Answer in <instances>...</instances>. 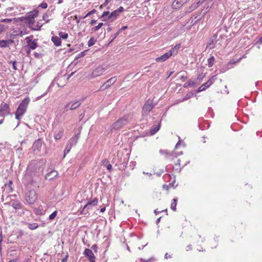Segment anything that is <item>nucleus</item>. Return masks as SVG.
Masks as SVG:
<instances>
[{"label": "nucleus", "mask_w": 262, "mask_h": 262, "mask_svg": "<svg viewBox=\"0 0 262 262\" xmlns=\"http://www.w3.org/2000/svg\"><path fill=\"white\" fill-rule=\"evenodd\" d=\"M177 204V199H173L172 200V202L171 204V209L174 211H176V206Z\"/></svg>", "instance_id": "obj_31"}, {"label": "nucleus", "mask_w": 262, "mask_h": 262, "mask_svg": "<svg viewBox=\"0 0 262 262\" xmlns=\"http://www.w3.org/2000/svg\"><path fill=\"white\" fill-rule=\"evenodd\" d=\"M195 84V82H194V81H191V80H190L189 81H188V82L187 83H185L184 85H183V87L184 88H187L189 86H194Z\"/></svg>", "instance_id": "obj_37"}, {"label": "nucleus", "mask_w": 262, "mask_h": 262, "mask_svg": "<svg viewBox=\"0 0 262 262\" xmlns=\"http://www.w3.org/2000/svg\"><path fill=\"white\" fill-rule=\"evenodd\" d=\"M120 33L118 32V31L116 33H115L112 36V40L110 41V43H111L112 42H113L114 41V40L117 37V36L119 35Z\"/></svg>", "instance_id": "obj_46"}, {"label": "nucleus", "mask_w": 262, "mask_h": 262, "mask_svg": "<svg viewBox=\"0 0 262 262\" xmlns=\"http://www.w3.org/2000/svg\"><path fill=\"white\" fill-rule=\"evenodd\" d=\"M26 224L28 225V228L32 230L37 229L39 226L38 224L36 223H27Z\"/></svg>", "instance_id": "obj_27"}, {"label": "nucleus", "mask_w": 262, "mask_h": 262, "mask_svg": "<svg viewBox=\"0 0 262 262\" xmlns=\"http://www.w3.org/2000/svg\"><path fill=\"white\" fill-rule=\"evenodd\" d=\"M33 35H31L25 38V40L27 43V47L29 49V51H27V54L30 53V50H35L38 46L37 39H33Z\"/></svg>", "instance_id": "obj_6"}, {"label": "nucleus", "mask_w": 262, "mask_h": 262, "mask_svg": "<svg viewBox=\"0 0 262 262\" xmlns=\"http://www.w3.org/2000/svg\"><path fill=\"white\" fill-rule=\"evenodd\" d=\"M98 203V199L97 198L94 199L92 201H89L84 206L83 209L81 211V214L84 215L89 214L88 210L90 209L92 206H96Z\"/></svg>", "instance_id": "obj_9"}, {"label": "nucleus", "mask_w": 262, "mask_h": 262, "mask_svg": "<svg viewBox=\"0 0 262 262\" xmlns=\"http://www.w3.org/2000/svg\"><path fill=\"white\" fill-rule=\"evenodd\" d=\"M10 206H11L15 209H21L23 208V205L17 201H13Z\"/></svg>", "instance_id": "obj_20"}, {"label": "nucleus", "mask_w": 262, "mask_h": 262, "mask_svg": "<svg viewBox=\"0 0 262 262\" xmlns=\"http://www.w3.org/2000/svg\"><path fill=\"white\" fill-rule=\"evenodd\" d=\"M42 19L45 20L47 23L49 21V19H48V15L47 14H44L42 16Z\"/></svg>", "instance_id": "obj_49"}, {"label": "nucleus", "mask_w": 262, "mask_h": 262, "mask_svg": "<svg viewBox=\"0 0 262 262\" xmlns=\"http://www.w3.org/2000/svg\"><path fill=\"white\" fill-rule=\"evenodd\" d=\"M180 48V44L176 45L173 48H171L169 51H171V55L172 54H177L178 50Z\"/></svg>", "instance_id": "obj_30"}, {"label": "nucleus", "mask_w": 262, "mask_h": 262, "mask_svg": "<svg viewBox=\"0 0 262 262\" xmlns=\"http://www.w3.org/2000/svg\"><path fill=\"white\" fill-rule=\"evenodd\" d=\"M164 257L166 259H167L168 258H171V256L170 255H169L168 253H166L165 254Z\"/></svg>", "instance_id": "obj_60"}, {"label": "nucleus", "mask_w": 262, "mask_h": 262, "mask_svg": "<svg viewBox=\"0 0 262 262\" xmlns=\"http://www.w3.org/2000/svg\"><path fill=\"white\" fill-rule=\"evenodd\" d=\"M117 81L116 77H113L108 79L104 83L107 85V89L109 88L111 85L114 84Z\"/></svg>", "instance_id": "obj_19"}, {"label": "nucleus", "mask_w": 262, "mask_h": 262, "mask_svg": "<svg viewBox=\"0 0 262 262\" xmlns=\"http://www.w3.org/2000/svg\"><path fill=\"white\" fill-rule=\"evenodd\" d=\"M214 61V58L213 56H211L208 59V66L209 67H211L213 65Z\"/></svg>", "instance_id": "obj_32"}, {"label": "nucleus", "mask_w": 262, "mask_h": 262, "mask_svg": "<svg viewBox=\"0 0 262 262\" xmlns=\"http://www.w3.org/2000/svg\"><path fill=\"white\" fill-rule=\"evenodd\" d=\"M96 42V40L93 37H91L88 41L89 47H91V46H93L95 43Z\"/></svg>", "instance_id": "obj_35"}, {"label": "nucleus", "mask_w": 262, "mask_h": 262, "mask_svg": "<svg viewBox=\"0 0 262 262\" xmlns=\"http://www.w3.org/2000/svg\"><path fill=\"white\" fill-rule=\"evenodd\" d=\"M205 75L203 73H201L199 74L198 78H197V81H198L199 82H201L202 80L205 77Z\"/></svg>", "instance_id": "obj_38"}, {"label": "nucleus", "mask_w": 262, "mask_h": 262, "mask_svg": "<svg viewBox=\"0 0 262 262\" xmlns=\"http://www.w3.org/2000/svg\"><path fill=\"white\" fill-rule=\"evenodd\" d=\"M171 56V51H168V52L165 53L164 55L156 58L155 60L157 62H162L168 59Z\"/></svg>", "instance_id": "obj_13"}, {"label": "nucleus", "mask_w": 262, "mask_h": 262, "mask_svg": "<svg viewBox=\"0 0 262 262\" xmlns=\"http://www.w3.org/2000/svg\"><path fill=\"white\" fill-rule=\"evenodd\" d=\"M96 12V10L95 9H93L92 10L90 11V12H89L84 16L83 18H85L86 17H88V16L92 14H94L95 13V12Z\"/></svg>", "instance_id": "obj_45"}, {"label": "nucleus", "mask_w": 262, "mask_h": 262, "mask_svg": "<svg viewBox=\"0 0 262 262\" xmlns=\"http://www.w3.org/2000/svg\"><path fill=\"white\" fill-rule=\"evenodd\" d=\"M42 144V140L39 139L34 142L32 148L34 149V150H39L41 148Z\"/></svg>", "instance_id": "obj_18"}, {"label": "nucleus", "mask_w": 262, "mask_h": 262, "mask_svg": "<svg viewBox=\"0 0 262 262\" xmlns=\"http://www.w3.org/2000/svg\"><path fill=\"white\" fill-rule=\"evenodd\" d=\"M12 21V19L10 18H5L1 20V22L2 23H9Z\"/></svg>", "instance_id": "obj_48"}, {"label": "nucleus", "mask_w": 262, "mask_h": 262, "mask_svg": "<svg viewBox=\"0 0 262 262\" xmlns=\"http://www.w3.org/2000/svg\"><path fill=\"white\" fill-rule=\"evenodd\" d=\"M16 195L15 194L14 195H9L8 196H6V199L5 201H6V203H5V205H10L11 203L13 202L12 200V197H16Z\"/></svg>", "instance_id": "obj_25"}, {"label": "nucleus", "mask_w": 262, "mask_h": 262, "mask_svg": "<svg viewBox=\"0 0 262 262\" xmlns=\"http://www.w3.org/2000/svg\"><path fill=\"white\" fill-rule=\"evenodd\" d=\"M217 37V33L214 34L210 39L209 42L207 45V48L210 49H213L215 47V43L216 42V38Z\"/></svg>", "instance_id": "obj_14"}, {"label": "nucleus", "mask_w": 262, "mask_h": 262, "mask_svg": "<svg viewBox=\"0 0 262 262\" xmlns=\"http://www.w3.org/2000/svg\"><path fill=\"white\" fill-rule=\"evenodd\" d=\"M83 254L90 262H95V256L91 250L85 249Z\"/></svg>", "instance_id": "obj_12"}, {"label": "nucleus", "mask_w": 262, "mask_h": 262, "mask_svg": "<svg viewBox=\"0 0 262 262\" xmlns=\"http://www.w3.org/2000/svg\"><path fill=\"white\" fill-rule=\"evenodd\" d=\"M129 121V115H125L114 122L112 125V129L119 130Z\"/></svg>", "instance_id": "obj_2"}, {"label": "nucleus", "mask_w": 262, "mask_h": 262, "mask_svg": "<svg viewBox=\"0 0 262 262\" xmlns=\"http://www.w3.org/2000/svg\"><path fill=\"white\" fill-rule=\"evenodd\" d=\"M42 26V24L38 21L36 24H34V25L32 26L31 29L32 30L38 31L40 29Z\"/></svg>", "instance_id": "obj_28"}, {"label": "nucleus", "mask_w": 262, "mask_h": 262, "mask_svg": "<svg viewBox=\"0 0 262 262\" xmlns=\"http://www.w3.org/2000/svg\"><path fill=\"white\" fill-rule=\"evenodd\" d=\"M88 50H85L83 52H80L79 53L77 56L76 57V59H78L79 58L83 57L85 55V53L87 52Z\"/></svg>", "instance_id": "obj_39"}, {"label": "nucleus", "mask_w": 262, "mask_h": 262, "mask_svg": "<svg viewBox=\"0 0 262 262\" xmlns=\"http://www.w3.org/2000/svg\"><path fill=\"white\" fill-rule=\"evenodd\" d=\"M57 84L59 87H63L66 85V77L65 75L58 76L56 79Z\"/></svg>", "instance_id": "obj_15"}, {"label": "nucleus", "mask_w": 262, "mask_h": 262, "mask_svg": "<svg viewBox=\"0 0 262 262\" xmlns=\"http://www.w3.org/2000/svg\"><path fill=\"white\" fill-rule=\"evenodd\" d=\"M59 35H60V38H62L63 39H66V33L60 32L59 33Z\"/></svg>", "instance_id": "obj_53"}, {"label": "nucleus", "mask_w": 262, "mask_h": 262, "mask_svg": "<svg viewBox=\"0 0 262 262\" xmlns=\"http://www.w3.org/2000/svg\"><path fill=\"white\" fill-rule=\"evenodd\" d=\"M118 13H120L124 11V8L123 7L120 6L118 9L116 10Z\"/></svg>", "instance_id": "obj_52"}, {"label": "nucleus", "mask_w": 262, "mask_h": 262, "mask_svg": "<svg viewBox=\"0 0 262 262\" xmlns=\"http://www.w3.org/2000/svg\"><path fill=\"white\" fill-rule=\"evenodd\" d=\"M24 235V231L21 230H19L18 231V235H17V238H19Z\"/></svg>", "instance_id": "obj_47"}, {"label": "nucleus", "mask_w": 262, "mask_h": 262, "mask_svg": "<svg viewBox=\"0 0 262 262\" xmlns=\"http://www.w3.org/2000/svg\"><path fill=\"white\" fill-rule=\"evenodd\" d=\"M160 153L162 155H165L166 157H168L169 156H171V153L168 152L167 150L161 149L160 150Z\"/></svg>", "instance_id": "obj_33"}, {"label": "nucleus", "mask_w": 262, "mask_h": 262, "mask_svg": "<svg viewBox=\"0 0 262 262\" xmlns=\"http://www.w3.org/2000/svg\"><path fill=\"white\" fill-rule=\"evenodd\" d=\"M56 215H57V211H55L51 214L50 215V216L49 217V219L50 220H53L56 217Z\"/></svg>", "instance_id": "obj_41"}, {"label": "nucleus", "mask_w": 262, "mask_h": 262, "mask_svg": "<svg viewBox=\"0 0 262 262\" xmlns=\"http://www.w3.org/2000/svg\"><path fill=\"white\" fill-rule=\"evenodd\" d=\"M107 85H105V83H104L99 88V91H103L106 89H107Z\"/></svg>", "instance_id": "obj_43"}, {"label": "nucleus", "mask_w": 262, "mask_h": 262, "mask_svg": "<svg viewBox=\"0 0 262 262\" xmlns=\"http://www.w3.org/2000/svg\"><path fill=\"white\" fill-rule=\"evenodd\" d=\"M6 198H5V195H2L1 198V201L2 202H4V203H6V201H5Z\"/></svg>", "instance_id": "obj_61"}, {"label": "nucleus", "mask_w": 262, "mask_h": 262, "mask_svg": "<svg viewBox=\"0 0 262 262\" xmlns=\"http://www.w3.org/2000/svg\"><path fill=\"white\" fill-rule=\"evenodd\" d=\"M81 102L80 100H77L73 103L71 104V105H70V109L71 110H75L76 108H77L78 106H79L81 104Z\"/></svg>", "instance_id": "obj_26"}, {"label": "nucleus", "mask_w": 262, "mask_h": 262, "mask_svg": "<svg viewBox=\"0 0 262 262\" xmlns=\"http://www.w3.org/2000/svg\"><path fill=\"white\" fill-rule=\"evenodd\" d=\"M104 25V24L102 23H100L98 24V25L94 27H93L92 29V31H96L98 30L100 28H101Z\"/></svg>", "instance_id": "obj_34"}, {"label": "nucleus", "mask_w": 262, "mask_h": 262, "mask_svg": "<svg viewBox=\"0 0 262 262\" xmlns=\"http://www.w3.org/2000/svg\"><path fill=\"white\" fill-rule=\"evenodd\" d=\"M241 59H242V58H239L237 61H233V62H231H231H230L229 63V64L237 63L238 61H239Z\"/></svg>", "instance_id": "obj_59"}, {"label": "nucleus", "mask_w": 262, "mask_h": 262, "mask_svg": "<svg viewBox=\"0 0 262 262\" xmlns=\"http://www.w3.org/2000/svg\"><path fill=\"white\" fill-rule=\"evenodd\" d=\"M25 199L29 205L34 204L37 200V194L36 191L32 189L25 193Z\"/></svg>", "instance_id": "obj_3"}, {"label": "nucleus", "mask_w": 262, "mask_h": 262, "mask_svg": "<svg viewBox=\"0 0 262 262\" xmlns=\"http://www.w3.org/2000/svg\"><path fill=\"white\" fill-rule=\"evenodd\" d=\"M63 134V131L59 132L55 136V139L56 140H59L61 137L62 136Z\"/></svg>", "instance_id": "obj_36"}, {"label": "nucleus", "mask_w": 262, "mask_h": 262, "mask_svg": "<svg viewBox=\"0 0 262 262\" xmlns=\"http://www.w3.org/2000/svg\"><path fill=\"white\" fill-rule=\"evenodd\" d=\"M9 193H8V192H7L6 191H5V190H3V193H2V195H5V198L6 197V196H8V195H9L8 194Z\"/></svg>", "instance_id": "obj_56"}, {"label": "nucleus", "mask_w": 262, "mask_h": 262, "mask_svg": "<svg viewBox=\"0 0 262 262\" xmlns=\"http://www.w3.org/2000/svg\"><path fill=\"white\" fill-rule=\"evenodd\" d=\"M96 22H97V20H92L90 22V24L91 26H93L94 24H95L96 23Z\"/></svg>", "instance_id": "obj_58"}, {"label": "nucleus", "mask_w": 262, "mask_h": 262, "mask_svg": "<svg viewBox=\"0 0 262 262\" xmlns=\"http://www.w3.org/2000/svg\"><path fill=\"white\" fill-rule=\"evenodd\" d=\"M57 174V171H51L50 172H48L46 175V179H49V180H51V179H53V178L54 177H56Z\"/></svg>", "instance_id": "obj_24"}, {"label": "nucleus", "mask_w": 262, "mask_h": 262, "mask_svg": "<svg viewBox=\"0 0 262 262\" xmlns=\"http://www.w3.org/2000/svg\"><path fill=\"white\" fill-rule=\"evenodd\" d=\"M172 186V184H171V183H170V184H169V185L164 184V185H163V188L164 189H166L167 190H169V188H170L171 186Z\"/></svg>", "instance_id": "obj_50"}, {"label": "nucleus", "mask_w": 262, "mask_h": 262, "mask_svg": "<svg viewBox=\"0 0 262 262\" xmlns=\"http://www.w3.org/2000/svg\"><path fill=\"white\" fill-rule=\"evenodd\" d=\"M127 28V26H123L121 28H120L119 30H118V32L119 33H120L122 31H123L124 30H125Z\"/></svg>", "instance_id": "obj_54"}, {"label": "nucleus", "mask_w": 262, "mask_h": 262, "mask_svg": "<svg viewBox=\"0 0 262 262\" xmlns=\"http://www.w3.org/2000/svg\"><path fill=\"white\" fill-rule=\"evenodd\" d=\"M12 184V181L11 180H10L8 183L5 184L4 190L8 192V193L12 192L13 190Z\"/></svg>", "instance_id": "obj_17"}, {"label": "nucleus", "mask_w": 262, "mask_h": 262, "mask_svg": "<svg viewBox=\"0 0 262 262\" xmlns=\"http://www.w3.org/2000/svg\"><path fill=\"white\" fill-rule=\"evenodd\" d=\"M214 81V76L211 77L206 83L200 86L197 90L198 92H200L205 91L206 89L209 88L213 84Z\"/></svg>", "instance_id": "obj_11"}, {"label": "nucleus", "mask_w": 262, "mask_h": 262, "mask_svg": "<svg viewBox=\"0 0 262 262\" xmlns=\"http://www.w3.org/2000/svg\"><path fill=\"white\" fill-rule=\"evenodd\" d=\"M14 42V40L12 39L8 40H0V47L6 48L8 47Z\"/></svg>", "instance_id": "obj_16"}, {"label": "nucleus", "mask_w": 262, "mask_h": 262, "mask_svg": "<svg viewBox=\"0 0 262 262\" xmlns=\"http://www.w3.org/2000/svg\"><path fill=\"white\" fill-rule=\"evenodd\" d=\"M108 68V66H99L95 68L91 73L90 77L91 78H94L102 75L105 71Z\"/></svg>", "instance_id": "obj_4"}, {"label": "nucleus", "mask_w": 262, "mask_h": 262, "mask_svg": "<svg viewBox=\"0 0 262 262\" xmlns=\"http://www.w3.org/2000/svg\"><path fill=\"white\" fill-rule=\"evenodd\" d=\"M80 135V130L78 129L75 132L74 136L69 140L68 144L67 146V154L70 151L71 148L76 144Z\"/></svg>", "instance_id": "obj_5"}, {"label": "nucleus", "mask_w": 262, "mask_h": 262, "mask_svg": "<svg viewBox=\"0 0 262 262\" xmlns=\"http://www.w3.org/2000/svg\"><path fill=\"white\" fill-rule=\"evenodd\" d=\"M10 114V109L9 105L3 102L0 104V116L5 117Z\"/></svg>", "instance_id": "obj_8"}, {"label": "nucleus", "mask_w": 262, "mask_h": 262, "mask_svg": "<svg viewBox=\"0 0 262 262\" xmlns=\"http://www.w3.org/2000/svg\"><path fill=\"white\" fill-rule=\"evenodd\" d=\"M111 0H105V2L103 4L104 5H106L108 3L111 2Z\"/></svg>", "instance_id": "obj_62"}, {"label": "nucleus", "mask_w": 262, "mask_h": 262, "mask_svg": "<svg viewBox=\"0 0 262 262\" xmlns=\"http://www.w3.org/2000/svg\"><path fill=\"white\" fill-rule=\"evenodd\" d=\"M38 11H34L26 17V22L29 25V27L31 29L32 26L34 25V18L38 15Z\"/></svg>", "instance_id": "obj_7"}, {"label": "nucleus", "mask_w": 262, "mask_h": 262, "mask_svg": "<svg viewBox=\"0 0 262 262\" xmlns=\"http://www.w3.org/2000/svg\"><path fill=\"white\" fill-rule=\"evenodd\" d=\"M118 12L117 11V10H115L113 12H111L110 14L109 15L108 18L111 19L112 18H114L112 20H113L114 19H116L117 17L119 15Z\"/></svg>", "instance_id": "obj_29"}, {"label": "nucleus", "mask_w": 262, "mask_h": 262, "mask_svg": "<svg viewBox=\"0 0 262 262\" xmlns=\"http://www.w3.org/2000/svg\"><path fill=\"white\" fill-rule=\"evenodd\" d=\"M51 40L56 46H59L61 45V39L58 36H52Z\"/></svg>", "instance_id": "obj_21"}, {"label": "nucleus", "mask_w": 262, "mask_h": 262, "mask_svg": "<svg viewBox=\"0 0 262 262\" xmlns=\"http://www.w3.org/2000/svg\"><path fill=\"white\" fill-rule=\"evenodd\" d=\"M141 262H148L149 260H145L142 258H141L140 259Z\"/></svg>", "instance_id": "obj_64"}, {"label": "nucleus", "mask_w": 262, "mask_h": 262, "mask_svg": "<svg viewBox=\"0 0 262 262\" xmlns=\"http://www.w3.org/2000/svg\"><path fill=\"white\" fill-rule=\"evenodd\" d=\"M154 106V105L152 102L149 100H147L143 105L142 111V115H147L149 112L153 108Z\"/></svg>", "instance_id": "obj_10"}, {"label": "nucleus", "mask_w": 262, "mask_h": 262, "mask_svg": "<svg viewBox=\"0 0 262 262\" xmlns=\"http://www.w3.org/2000/svg\"><path fill=\"white\" fill-rule=\"evenodd\" d=\"M3 239V237L2 236V232H1V234H0V249H2L1 243L2 242Z\"/></svg>", "instance_id": "obj_57"}, {"label": "nucleus", "mask_w": 262, "mask_h": 262, "mask_svg": "<svg viewBox=\"0 0 262 262\" xmlns=\"http://www.w3.org/2000/svg\"><path fill=\"white\" fill-rule=\"evenodd\" d=\"M110 14V13L109 11H104L103 12L102 15L101 16L100 18H103L105 16H108Z\"/></svg>", "instance_id": "obj_44"}, {"label": "nucleus", "mask_w": 262, "mask_h": 262, "mask_svg": "<svg viewBox=\"0 0 262 262\" xmlns=\"http://www.w3.org/2000/svg\"><path fill=\"white\" fill-rule=\"evenodd\" d=\"M180 159H178L177 160V163L175 164V165H174V168H176V169L177 170H179V171H180Z\"/></svg>", "instance_id": "obj_40"}, {"label": "nucleus", "mask_w": 262, "mask_h": 262, "mask_svg": "<svg viewBox=\"0 0 262 262\" xmlns=\"http://www.w3.org/2000/svg\"><path fill=\"white\" fill-rule=\"evenodd\" d=\"M9 262H18V259H11L9 261Z\"/></svg>", "instance_id": "obj_63"}, {"label": "nucleus", "mask_w": 262, "mask_h": 262, "mask_svg": "<svg viewBox=\"0 0 262 262\" xmlns=\"http://www.w3.org/2000/svg\"><path fill=\"white\" fill-rule=\"evenodd\" d=\"M160 123H158L157 125H154L150 128V135H153L156 134L160 128Z\"/></svg>", "instance_id": "obj_22"}, {"label": "nucleus", "mask_w": 262, "mask_h": 262, "mask_svg": "<svg viewBox=\"0 0 262 262\" xmlns=\"http://www.w3.org/2000/svg\"><path fill=\"white\" fill-rule=\"evenodd\" d=\"M187 77L185 75H182L180 76V79L183 81H184L186 79H187Z\"/></svg>", "instance_id": "obj_55"}, {"label": "nucleus", "mask_w": 262, "mask_h": 262, "mask_svg": "<svg viewBox=\"0 0 262 262\" xmlns=\"http://www.w3.org/2000/svg\"><path fill=\"white\" fill-rule=\"evenodd\" d=\"M39 6L43 9H46L47 8L48 5L46 3H42Z\"/></svg>", "instance_id": "obj_51"}, {"label": "nucleus", "mask_w": 262, "mask_h": 262, "mask_svg": "<svg viewBox=\"0 0 262 262\" xmlns=\"http://www.w3.org/2000/svg\"><path fill=\"white\" fill-rule=\"evenodd\" d=\"M29 102L30 99L27 97L19 104L15 112V118L17 120H20L21 117L26 113Z\"/></svg>", "instance_id": "obj_1"}, {"label": "nucleus", "mask_w": 262, "mask_h": 262, "mask_svg": "<svg viewBox=\"0 0 262 262\" xmlns=\"http://www.w3.org/2000/svg\"><path fill=\"white\" fill-rule=\"evenodd\" d=\"M102 165L105 167L107 170L111 171L112 169V165L110 163L109 161L105 159L102 161Z\"/></svg>", "instance_id": "obj_23"}, {"label": "nucleus", "mask_w": 262, "mask_h": 262, "mask_svg": "<svg viewBox=\"0 0 262 262\" xmlns=\"http://www.w3.org/2000/svg\"><path fill=\"white\" fill-rule=\"evenodd\" d=\"M9 63L12 64L13 69L14 70H17V68L16 67L17 62L16 61H10Z\"/></svg>", "instance_id": "obj_42"}]
</instances>
